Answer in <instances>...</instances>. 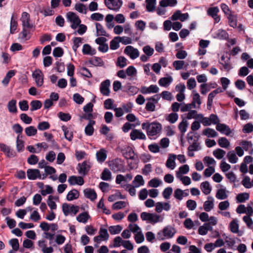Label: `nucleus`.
Masks as SVG:
<instances>
[{
    "mask_svg": "<svg viewBox=\"0 0 253 253\" xmlns=\"http://www.w3.org/2000/svg\"><path fill=\"white\" fill-rule=\"evenodd\" d=\"M62 129L64 131L65 138L69 141H71L73 137V132L70 131L65 126H62Z\"/></svg>",
    "mask_w": 253,
    "mask_h": 253,
    "instance_id": "8fccbe9b",
    "label": "nucleus"
},
{
    "mask_svg": "<svg viewBox=\"0 0 253 253\" xmlns=\"http://www.w3.org/2000/svg\"><path fill=\"white\" fill-rule=\"evenodd\" d=\"M110 85V82L109 80H106L101 83L100 85V90L103 95H109L110 92L109 89Z\"/></svg>",
    "mask_w": 253,
    "mask_h": 253,
    "instance_id": "9b49d317",
    "label": "nucleus"
},
{
    "mask_svg": "<svg viewBox=\"0 0 253 253\" xmlns=\"http://www.w3.org/2000/svg\"><path fill=\"white\" fill-rule=\"evenodd\" d=\"M124 53L128 55L132 59H136L139 56L138 50L130 45L126 47L124 50Z\"/></svg>",
    "mask_w": 253,
    "mask_h": 253,
    "instance_id": "0eeeda50",
    "label": "nucleus"
},
{
    "mask_svg": "<svg viewBox=\"0 0 253 253\" xmlns=\"http://www.w3.org/2000/svg\"><path fill=\"white\" fill-rule=\"evenodd\" d=\"M64 54L63 49L60 47H55L53 51V55L55 57H60L62 56Z\"/></svg>",
    "mask_w": 253,
    "mask_h": 253,
    "instance_id": "774afa93",
    "label": "nucleus"
},
{
    "mask_svg": "<svg viewBox=\"0 0 253 253\" xmlns=\"http://www.w3.org/2000/svg\"><path fill=\"white\" fill-rule=\"evenodd\" d=\"M89 63L95 66H102L104 62L102 59L98 57H94L89 60Z\"/></svg>",
    "mask_w": 253,
    "mask_h": 253,
    "instance_id": "79ce46f5",
    "label": "nucleus"
},
{
    "mask_svg": "<svg viewBox=\"0 0 253 253\" xmlns=\"http://www.w3.org/2000/svg\"><path fill=\"white\" fill-rule=\"evenodd\" d=\"M249 194L247 193L239 194L236 196V199L238 203H244L249 199Z\"/></svg>",
    "mask_w": 253,
    "mask_h": 253,
    "instance_id": "3c124183",
    "label": "nucleus"
},
{
    "mask_svg": "<svg viewBox=\"0 0 253 253\" xmlns=\"http://www.w3.org/2000/svg\"><path fill=\"white\" fill-rule=\"evenodd\" d=\"M228 20L229 25L233 28L237 26V17L236 15L233 14L232 13L227 16Z\"/></svg>",
    "mask_w": 253,
    "mask_h": 253,
    "instance_id": "c756f323",
    "label": "nucleus"
},
{
    "mask_svg": "<svg viewBox=\"0 0 253 253\" xmlns=\"http://www.w3.org/2000/svg\"><path fill=\"white\" fill-rule=\"evenodd\" d=\"M30 15L26 12H24L22 14L21 18V21L22 23L23 27H27L28 28H31L32 25L30 24Z\"/></svg>",
    "mask_w": 253,
    "mask_h": 253,
    "instance_id": "2eb2a0df",
    "label": "nucleus"
},
{
    "mask_svg": "<svg viewBox=\"0 0 253 253\" xmlns=\"http://www.w3.org/2000/svg\"><path fill=\"white\" fill-rule=\"evenodd\" d=\"M218 143L221 147L225 148H227L230 145L229 141L225 137H221L219 138Z\"/></svg>",
    "mask_w": 253,
    "mask_h": 253,
    "instance_id": "bf43d9fd",
    "label": "nucleus"
},
{
    "mask_svg": "<svg viewBox=\"0 0 253 253\" xmlns=\"http://www.w3.org/2000/svg\"><path fill=\"white\" fill-rule=\"evenodd\" d=\"M188 126V123L185 118L183 119L182 121L179 124L178 127L182 135L186 131Z\"/></svg>",
    "mask_w": 253,
    "mask_h": 253,
    "instance_id": "7c9ffc66",
    "label": "nucleus"
},
{
    "mask_svg": "<svg viewBox=\"0 0 253 253\" xmlns=\"http://www.w3.org/2000/svg\"><path fill=\"white\" fill-rule=\"evenodd\" d=\"M226 152L224 150L218 148L213 152V155L217 159H221L225 155Z\"/></svg>",
    "mask_w": 253,
    "mask_h": 253,
    "instance_id": "4d7b16f0",
    "label": "nucleus"
},
{
    "mask_svg": "<svg viewBox=\"0 0 253 253\" xmlns=\"http://www.w3.org/2000/svg\"><path fill=\"white\" fill-rule=\"evenodd\" d=\"M90 216L87 212H84L79 214L77 217V220L79 222L85 223L88 219L90 218Z\"/></svg>",
    "mask_w": 253,
    "mask_h": 253,
    "instance_id": "473e14b6",
    "label": "nucleus"
},
{
    "mask_svg": "<svg viewBox=\"0 0 253 253\" xmlns=\"http://www.w3.org/2000/svg\"><path fill=\"white\" fill-rule=\"evenodd\" d=\"M149 127L150 128L147 132V135L150 137L156 135L160 133L162 130V125L159 123H152Z\"/></svg>",
    "mask_w": 253,
    "mask_h": 253,
    "instance_id": "39448f33",
    "label": "nucleus"
},
{
    "mask_svg": "<svg viewBox=\"0 0 253 253\" xmlns=\"http://www.w3.org/2000/svg\"><path fill=\"white\" fill-rule=\"evenodd\" d=\"M161 218L160 215L156 214L155 213H151L150 215L149 222L155 224L158 222L160 221V219Z\"/></svg>",
    "mask_w": 253,
    "mask_h": 253,
    "instance_id": "69168bd1",
    "label": "nucleus"
},
{
    "mask_svg": "<svg viewBox=\"0 0 253 253\" xmlns=\"http://www.w3.org/2000/svg\"><path fill=\"white\" fill-rule=\"evenodd\" d=\"M119 42H120L118 37H115L110 42V49L116 50L119 47Z\"/></svg>",
    "mask_w": 253,
    "mask_h": 253,
    "instance_id": "603ef678",
    "label": "nucleus"
},
{
    "mask_svg": "<svg viewBox=\"0 0 253 253\" xmlns=\"http://www.w3.org/2000/svg\"><path fill=\"white\" fill-rule=\"evenodd\" d=\"M75 9L80 13L84 14L86 13V8L85 5L83 3H76L75 6Z\"/></svg>",
    "mask_w": 253,
    "mask_h": 253,
    "instance_id": "680f3d73",
    "label": "nucleus"
},
{
    "mask_svg": "<svg viewBox=\"0 0 253 253\" xmlns=\"http://www.w3.org/2000/svg\"><path fill=\"white\" fill-rule=\"evenodd\" d=\"M172 81V78L171 77L169 76V77H164L161 78L158 83L160 86H168Z\"/></svg>",
    "mask_w": 253,
    "mask_h": 253,
    "instance_id": "72a5a7b5",
    "label": "nucleus"
},
{
    "mask_svg": "<svg viewBox=\"0 0 253 253\" xmlns=\"http://www.w3.org/2000/svg\"><path fill=\"white\" fill-rule=\"evenodd\" d=\"M68 182L71 185L75 184L82 185L84 184V180L82 177L74 175L69 177Z\"/></svg>",
    "mask_w": 253,
    "mask_h": 253,
    "instance_id": "dca6fc26",
    "label": "nucleus"
},
{
    "mask_svg": "<svg viewBox=\"0 0 253 253\" xmlns=\"http://www.w3.org/2000/svg\"><path fill=\"white\" fill-rule=\"evenodd\" d=\"M126 203L124 201H118L115 203L112 206L114 210H120L123 208L126 207Z\"/></svg>",
    "mask_w": 253,
    "mask_h": 253,
    "instance_id": "338daca9",
    "label": "nucleus"
},
{
    "mask_svg": "<svg viewBox=\"0 0 253 253\" xmlns=\"http://www.w3.org/2000/svg\"><path fill=\"white\" fill-rule=\"evenodd\" d=\"M97 35L107 36V33L104 30L103 26L99 23H96L95 24Z\"/></svg>",
    "mask_w": 253,
    "mask_h": 253,
    "instance_id": "a18cd8bd",
    "label": "nucleus"
},
{
    "mask_svg": "<svg viewBox=\"0 0 253 253\" xmlns=\"http://www.w3.org/2000/svg\"><path fill=\"white\" fill-rule=\"evenodd\" d=\"M25 131L28 136H32L37 134V129L34 126H30L25 129Z\"/></svg>",
    "mask_w": 253,
    "mask_h": 253,
    "instance_id": "864d4df0",
    "label": "nucleus"
},
{
    "mask_svg": "<svg viewBox=\"0 0 253 253\" xmlns=\"http://www.w3.org/2000/svg\"><path fill=\"white\" fill-rule=\"evenodd\" d=\"M166 120L170 124L175 123L178 119V115L176 113H171L166 117Z\"/></svg>",
    "mask_w": 253,
    "mask_h": 253,
    "instance_id": "58836bf2",
    "label": "nucleus"
},
{
    "mask_svg": "<svg viewBox=\"0 0 253 253\" xmlns=\"http://www.w3.org/2000/svg\"><path fill=\"white\" fill-rule=\"evenodd\" d=\"M202 133L208 137H214L217 135V133L213 129L211 128L205 129Z\"/></svg>",
    "mask_w": 253,
    "mask_h": 253,
    "instance_id": "4c0bfd02",
    "label": "nucleus"
},
{
    "mask_svg": "<svg viewBox=\"0 0 253 253\" xmlns=\"http://www.w3.org/2000/svg\"><path fill=\"white\" fill-rule=\"evenodd\" d=\"M133 185L136 187H139L144 184V180L141 175H137L132 181Z\"/></svg>",
    "mask_w": 253,
    "mask_h": 253,
    "instance_id": "c9c22d12",
    "label": "nucleus"
},
{
    "mask_svg": "<svg viewBox=\"0 0 253 253\" xmlns=\"http://www.w3.org/2000/svg\"><path fill=\"white\" fill-rule=\"evenodd\" d=\"M197 118L204 126H209L211 124L210 118L204 117L202 114H199Z\"/></svg>",
    "mask_w": 253,
    "mask_h": 253,
    "instance_id": "ea45409f",
    "label": "nucleus"
},
{
    "mask_svg": "<svg viewBox=\"0 0 253 253\" xmlns=\"http://www.w3.org/2000/svg\"><path fill=\"white\" fill-rule=\"evenodd\" d=\"M109 166L110 169L114 172L121 171L123 168L122 162L119 159H116L110 161L109 163Z\"/></svg>",
    "mask_w": 253,
    "mask_h": 253,
    "instance_id": "1a4fd4ad",
    "label": "nucleus"
},
{
    "mask_svg": "<svg viewBox=\"0 0 253 253\" xmlns=\"http://www.w3.org/2000/svg\"><path fill=\"white\" fill-rule=\"evenodd\" d=\"M189 170V167L187 165H184L179 167L178 170L176 171V177H179L180 176H182V174H186Z\"/></svg>",
    "mask_w": 253,
    "mask_h": 253,
    "instance_id": "a878e982",
    "label": "nucleus"
},
{
    "mask_svg": "<svg viewBox=\"0 0 253 253\" xmlns=\"http://www.w3.org/2000/svg\"><path fill=\"white\" fill-rule=\"evenodd\" d=\"M173 66L176 70H179L183 68L185 61L183 60H176L173 62Z\"/></svg>",
    "mask_w": 253,
    "mask_h": 253,
    "instance_id": "0e129e2a",
    "label": "nucleus"
},
{
    "mask_svg": "<svg viewBox=\"0 0 253 253\" xmlns=\"http://www.w3.org/2000/svg\"><path fill=\"white\" fill-rule=\"evenodd\" d=\"M78 166L80 167L79 172L84 175L87 174L90 169V166L86 161L79 164Z\"/></svg>",
    "mask_w": 253,
    "mask_h": 253,
    "instance_id": "a211bd4d",
    "label": "nucleus"
},
{
    "mask_svg": "<svg viewBox=\"0 0 253 253\" xmlns=\"http://www.w3.org/2000/svg\"><path fill=\"white\" fill-rule=\"evenodd\" d=\"M219 11L217 6L210 7L207 10L208 15L213 18L215 23H218L220 20V17L218 15Z\"/></svg>",
    "mask_w": 253,
    "mask_h": 253,
    "instance_id": "423d86ee",
    "label": "nucleus"
},
{
    "mask_svg": "<svg viewBox=\"0 0 253 253\" xmlns=\"http://www.w3.org/2000/svg\"><path fill=\"white\" fill-rule=\"evenodd\" d=\"M201 189L205 195L209 194L211 190V188L210 186V183L208 181H205L202 182L200 185Z\"/></svg>",
    "mask_w": 253,
    "mask_h": 253,
    "instance_id": "cd10ccee",
    "label": "nucleus"
},
{
    "mask_svg": "<svg viewBox=\"0 0 253 253\" xmlns=\"http://www.w3.org/2000/svg\"><path fill=\"white\" fill-rule=\"evenodd\" d=\"M80 196L79 192L76 189H72L69 191L67 195V200L69 201L77 199Z\"/></svg>",
    "mask_w": 253,
    "mask_h": 253,
    "instance_id": "b1692460",
    "label": "nucleus"
},
{
    "mask_svg": "<svg viewBox=\"0 0 253 253\" xmlns=\"http://www.w3.org/2000/svg\"><path fill=\"white\" fill-rule=\"evenodd\" d=\"M96 156L97 161L100 163H102L106 159V151L104 149H101L97 152Z\"/></svg>",
    "mask_w": 253,
    "mask_h": 253,
    "instance_id": "5701e85b",
    "label": "nucleus"
},
{
    "mask_svg": "<svg viewBox=\"0 0 253 253\" xmlns=\"http://www.w3.org/2000/svg\"><path fill=\"white\" fill-rule=\"evenodd\" d=\"M176 159V155L174 154H170L166 162V167L168 168L173 169L175 167V160Z\"/></svg>",
    "mask_w": 253,
    "mask_h": 253,
    "instance_id": "aec40b11",
    "label": "nucleus"
},
{
    "mask_svg": "<svg viewBox=\"0 0 253 253\" xmlns=\"http://www.w3.org/2000/svg\"><path fill=\"white\" fill-rule=\"evenodd\" d=\"M27 177L30 180L41 179L42 175L38 169H28L27 171Z\"/></svg>",
    "mask_w": 253,
    "mask_h": 253,
    "instance_id": "f8f14e48",
    "label": "nucleus"
},
{
    "mask_svg": "<svg viewBox=\"0 0 253 253\" xmlns=\"http://www.w3.org/2000/svg\"><path fill=\"white\" fill-rule=\"evenodd\" d=\"M32 77L35 79L38 86H42L43 84V75L42 72L39 70H36L33 72Z\"/></svg>",
    "mask_w": 253,
    "mask_h": 253,
    "instance_id": "6e6552de",
    "label": "nucleus"
},
{
    "mask_svg": "<svg viewBox=\"0 0 253 253\" xmlns=\"http://www.w3.org/2000/svg\"><path fill=\"white\" fill-rule=\"evenodd\" d=\"M59 197L58 196L49 195L48 196L47 204L51 210H55L57 208V205L54 200L58 201Z\"/></svg>",
    "mask_w": 253,
    "mask_h": 253,
    "instance_id": "412c9836",
    "label": "nucleus"
},
{
    "mask_svg": "<svg viewBox=\"0 0 253 253\" xmlns=\"http://www.w3.org/2000/svg\"><path fill=\"white\" fill-rule=\"evenodd\" d=\"M159 3L160 6L163 7H173L177 4V0H162Z\"/></svg>",
    "mask_w": 253,
    "mask_h": 253,
    "instance_id": "bb28decb",
    "label": "nucleus"
},
{
    "mask_svg": "<svg viewBox=\"0 0 253 253\" xmlns=\"http://www.w3.org/2000/svg\"><path fill=\"white\" fill-rule=\"evenodd\" d=\"M146 10L148 12H152L155 10L156 4V0H146Z\"/></svg>",
    "mask_w": 253,
    "mask_h": 253,
    "instance_id": "e433bc0d",
    "label": "nucleus"
},
{
    "mask_svg": "<svg viewBox=\"0 0 253 253\" xmlns=\"http://www.w3.org/2000/svg\"><path fill=\"white\" fill-rule=\"evenodd\" d=\"M191 103L194 105V108H196V103L198 104V107H199L201 104V101L199 93L196 92L193 94V99Z\"/></svg>",
    "mask_w": 253,
    "mask_h": 253,
    "instance_id": "e2e57ef3",
    "label": "nucleus"
},
{
    "mask_svg": "<svg viewBox=\"0 0 253 253\" xmlns=\"http://www.w3.org/2000/svg\"><path fill=\"white\" fill-rule=\"evenodd\" d=\"M7 108L9 112L12 113H16L17 112L16 100L15 99H12L9 101L7 104Z\"/></svg>",
    "mask_w": 253,
    "mask_h": 253,
    "instance_id": "2f4dec72",
    "label": "nucleus"
},
{
    "mask_svg": "<svg viewBox=\"0 0 253 253\" xmlns=\"http://www.w3.org/2000/svg\"><path fill=\"white\" fill-rule=\"evenodd\" d=\"M67 18L72 24L71 27L73 29H76L81 23L79 17L73 12H69L67 13Z\"/></svg>",
    "mask_w": 253,
    "mask_h": 253,
    "instance_id": "7ed1b4c3",
    "label": "nucleus"
},
{
    "mask_svg": "<svg viewBox=\"0 0 253 253\" xmlns=\"http://www.w3.org/2000/svg\"><path fill=\"white\" fill-rule=\"evenodd\" d=\"M104 3L108 8L114 11H118L122 6L121 0H105Z\"/></svg>",
    "mask_w": 253,
    "mask_h": 253,
    "instance_id": "20e7f679",
    "label": "nucleus"
},
{
    "mask_svg": "<svg viewBox=\"0 0 253 253\" xmlns=\"http://www.w3.org/2000/svg\"><path fill=\"white\" fill-rule=\"evenodd\" d=\"M101 178L103 180L109 181L111 179V173L109 169H104L101 174Z\"/></svg>",
    "mask_w": 253,
    "mask_h": 253,
    "instance_id": "c03bdc74",
    "label": "nucleus"
},
{
    "mask_svg": "<svg viewBox=\"0 0 253 253\" xmlns=\"http://www.w3.org/2000/svg\"><path fill=\"white\" fill-rule=\"evenodd\" d=\"M31 105V111H33L40 109L42 106V102L39 100H33L30 103Z\"/></svg>",
    "mask_w": 253,
    "mask_h": 253,
    "instance_id": "de8ad7c7",
    "label": "nucleus"
},
{
    "mask_svg": "<svg viewBox=\"0 0 253 253\" xmlns=\"http://www.w3.org/2000/svg\"><path fill=\"white\" fill-rule=\"evenodd\" d=\"M130 139L132 140L136 139L145 140L146 137L145 134L140 130L133 129L130 133Z\"/></svg>",
    "mask_w": 253,
    "mask_h": 253,
    "instance_id": "9d476101",
    "label": "nucleus"
},
{
    "mask_svg": "<svg viewBox=\"0 0 253 253\" xmlns=\"http://www.w3.org/2000/svg\"><path fill=\"white\" fill-rule=\"evenodd\" d=\"M220 63L222 65L224 70L227 72H229L232 68V66L230 62L229 58L225 61L224 56H222Z\"/></svg>",
    "mask_w": 253,
    "mask_h": 253,
    "instance_id": "393cba45",
    "label": "nucleus"
},
{
    "mask_svg": "<svg viewBox=\"0 0 253 253\" xmlns=\"http://www.w3.org/2000/svg\"><path fill=\"white\" fill-rule=\"evenodd\" d=\"M215 197L219 200H224L227 198V195L226 193V190L224 189H220L217 190Z\"/></svg>",
    "mask_w": 253,
    "mask_h": 253,
    "instance_id": "5fc2aeb1",
    "label": "nucleus"
},
{
    "mask_svg": "<svg viewBox=\"0 0 253 253\" xmlns=\"http://www.w3.org/2000/svg\"><path fill=\"white\" fill-rule=\"evenodd\" d=\"M227 156L229 162L231 163L235 164L238 160V158L233 151L229 152L227 153Z\"/></svg>",
    "mask_w": 253,
    "mask_h": 253,
    "instance_id": "052dcab7",
    "label": "nucleus"
},
{
    "mask_svg": "<svg viewBox=\"0 0 253 253\" xmlns=\"http://www.w3.org/2000/svg\"><path fill=\"white\" fill-rule=\"evenodd\" d=\"M122 227L121 225L111 226L109 227V231L112 235L119 234L122 230Z\"/></svg>",
    "mask_w": 253,
    "mask_h": 253,
    "instance_id": "09e8293b",
    "label": "nucleus"
},
{
    "mask_svg": "<svg viewBox=\"0 0 253 253\" xmlns=\"http://www.w3.org/2000/svg\"><path fill=\"white\" fill-rule=\"evenodd\" d=\"M187 191L188 190L183 191L179 188H177L175 190L173 196L175 199L180 201L183 199V197H184L185 191Z\"/></svg>",
    "mask_w": 253,
    "mask_h": 253,
    "instance_id": "49530a36",
    "label": "nucleus"
},
{
    "mask_svg": "<svg viewBox=\"0 0 253 253\" xmlns=\"http://www.w3.org/2000/svg\"><path fill=\"white\" fill-rule=\"evenodd\" d=\"M216 129L220 133L224 134L227 136L230 135L231 132V129L229 127L224 124H218L216 126Z\"/></svg>",
    "mask_w": 253,
    "mask_h": 253,
    "instance_id": "ddd939ff",
    "label": "nucleus"
},
{
    "mask_svg": "<svg viewBox=\"0 0 253 253\" xmlns=\"http://www.w3.org/2000/svg\"><path fill=\"white\" fill-rule=\"evenodd\" d=\"M73 41L74 44L72 48L74 51L76 52L80 46L81 43H82L83 39L80 37H75Z\"/></svg>",
    "mask_w": 253,
    "mask_h": 253,
    "instance_id": "6e6d98bb",
    "label": "nucleus"
},
{
    "mask_svg": "<svg viewBox=\"0 0 253 253\" xmlns=\"http://www.w3.org/2000/svg\"><path fill=\"white\" fill-rule=\"evenodd\" d=\"M214 199L212 197H208V200L204 203V209L206 211H211L214 207Z\"/></svg>",
    "mask_w": 253,
    "mask_h": 253,
    "instance_id": "f3484780",
    "label": "nucleus"
},
{
    "mask_svg": "<svg viewBox=\"0 0 253 253\" xmlns=\"http://www.w3.org/2000/svg\"><path fill=\"white\" fill-rule=\"evenodd\" d=\"M123 156L126 159L133 160L135 159V154L133 149L129 147H127L123 152Z\"/></svg>",
    "mask_w": 253,
    "mask_h": 253,
    "instance_id": "4be33fe9",
    "label": "nucleus"
},
{
    "mask_svg": "<svg viewBox=\"0 0 253 253\" xmlns=\"http://www.w3.org/2000/svg\"><path fill=\"white\" fill-rule=\"evenodd\" d=\"M176 232V229L171 225L165 226L162 230L157 234V239L163 241L166 239L172 238Z\"/></svg>",
    "mask_w": 253,
    "mask_h": 253,
    "instance_id": "f257e3e1",
    "label": "nucleus"
},
{
    "mask_svg": "<svg viewBox=\"0 0 253 253\" xmlns=\"http://www.w3.org/2000/svg\"><path fill=\"white\" fill-rule=\"evenodd\" d=\"M122 187L126 190L127 191L131 196H134L135 195L136 190L135 188L136 187H135V185H131L130 184H127L122 186Z\"/></svg>",
    "mask_w": 253,
    "mask_h": 253,
    "instance_id": "a19ab883",
    "label": "nucleus"
},
{
    "mask_svg": "<svg viewBox=\"0 0 253 253\" xmlns=\"http://www.w3.org/2000/svg\"><path fill=\"white\" fill-rule=\"evenodd\" d=\"M94 121H90L89 124L85 127V133L87 135L91 136L94 132L93 125L95 124Z\"/></svg>",
    "mask_w": 253,
    "mask_h": 253,
    "instance_id": "f704fd0d",
    "label": "nucleus"
},
{
    "mask_svg": "<svg viewBox=\"0 0 253 253\" xmlns=\"http://www.w3.org/2000/svg\"><path fill=\"white\" fill-rule=\"evenodd\" d=\"M127 60L124 56H119L117 58L116 65L123 68L127 65Z\"/></svg>",
    "mask_w": 253,
    "mask_h": 253,
    "instance_id": "37998d69",
    "label": "nucleus"
},
{
    "mask_svg": "<svg viewBox=\"0 0 253 253\" xmlns=\"http://www.w3.org/2000/svg\"><path fill=\"white\" fill-rule=\"evenodd\" d=\"M82 51L84 55H94L96 53V50L94 49H92L91 47L88 44H85L84 45Z\"/></svg>",
    "mask_w": 253,
    "mask_h": 253,
    "instance_id": "c85d7f7f",
    "label": "nucleus"
},
{
    "mask_svg": "<svg viewBox=\"0 0 253 253\" xmlns=\"http://www.w3.org/2000/svg\"><path fill=\"white\" fill-rule=\"evenodd\" d=\"M20 138L22 136L18 134L16 139V148L18 152L22 151L24 148V141Z\"/></svg>",
    "mask_w": 253,
    "mask_h": 253,
    "instance_id": "13d9d810",
    "label": "nucleus"
},
{
    "mask_svg": "<svg viewBox=\"0 0 253 253\" xmlns=\"http://www.w3.org/2000/svg\"><path fill=\"white\" fill-rule=\"evenodd\" d=\"M63 212L65 216L75 215L79 211V207L67 203H64L62 206Z\"/></svg>",
    "mask_w": 253,
    "mask_h": 253,
    "instance_id": "f03ea898",
    "label": "nucleus"
},
{
    "mask_svg": "<svg viewBox=\"0 0 253 253\" xmlns=\"http://www.w3.org/2000/svg\"><path fill=\"white\" fill-rule=\"evenodd\" d=\"M193 139V136L188 137V140L189 143H192V144L190 145H189L188 148V150L189 151H195L200 149L199 144L197 142L198 138L194 139L193 141L192 142H191L190 140H192Z\"/></svg>",
    "mask_w": 253,
    "mask_h": 253,
    "instance_id": "4468645a",
    "label": "nucleus"
},
{
    "mask_svg": "<svg viewBox=\"0 0 253 253\" xmlns=\"http://www.w3.org/2000/svg\"><path fill=\"white\" fill-rule=\"evenodd\" d=\"M84 193L85 197L91 201H94L97 198V194L93 189L86 188L84 190Z\"/></svg>",
    "mask_w": 253,
    "mask_h": 253,
    "instance_id": "6ab92c4d",
    "label": "nucleus"
}]
</instances>
